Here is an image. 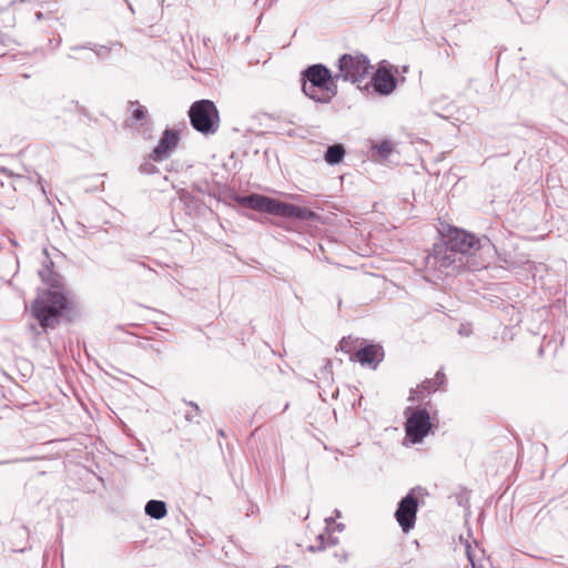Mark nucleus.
<instances>
[{
	"instance_id": "5",
	"label": "nucleus",
	"mask_w": 568,
	"mask_h": 568,
	"mask_svg": "<svg viewBox=\"0 0 568 568\" xmlns=\"http://www.w3.org/2000/svg\"><path fill=\"white\" fill-rule=\"evenodd\" d=\"M432 429L429 413L419 408L412 413L405 424L406 438L413 444L423 442Z\"/></svg>"
},
{
	"instance_id": "7",
	"label": "nucleus",
	"mask_w": 568,
	"mask_h": 568,
	"mask_svg": "<svg viewBox=\"0 0 568 568\" xmlns=\"http://www.w3.org/2000/svg\"><path fill=\"white\" fill-rule=\"evenodd\" d=\"M267 213L276 216L294 217L298 220H312L316 216L313 211L306 207L296 206L275 199H271Z\"/></svg>"
},
{
	"instance_id": "1",
	"label": "nucleus",
	"mask_w": 568,
	"mask_h": 568,
	"mask_svg": "<svg viewBox=\"0 0 568 568\" xmlns=\"http://www.w3.org/2000/svg\"><path fill=\"white\" fill-rule=\"evenodd\" d=\"M71 307L72 302L63 291L43 290L31 303L30 311L42 328H52Z\"/></svg>"
},
{
	"instance_id": "15",
	"label": "nucleus",
	"mask_w": 568,
	"mask_h": 568,
	"mask_svg": "<svg viewBox=\"0 0 568 568\" xmlns=\"http://www.w3.org/2000/svg\"><path fill=\"white\" fill-rule=\"evenodd\" d=\"M345 153V148L342 144H334L328 146L324 159L331 165L338 164L343 161Z\"/></svg>"
},
{
	"instance_id": "4",
	"label": "nucleus",
	"mask_w": 568,
	"mask_h": 568,
	"mask_svg": "<svg viewBox=\"0 0 568 568\" xmlns=\"http://www.w3.org/2000/svg\"><path fill=\"white\" fill-rule=\"evenodd\" d=\"M372 69L369 60L364 54L348 53L341 57L338 73L335 74V78L357 83L364 80Z\"/></svg>"
},
{
	"instance_id": "20",
	"label": "nucleus",
	"mask_w": 568,
	"mask_h": 568,
	"mask_svg": "<svg viewBox=\"0 0 568 568\" xmlns=\"http://www.w3.org/2000/svg\"><path fill=\"white\" fill-rule=\"evenodd\" d=\"M353 339L351 337H344L339 342V348L342 352L349 354L352 352Z\"/></svg>"
},
{
	"instance_id": "10",
	"label": "nucleus",
	"mask_w": 568,
	"mask_h": 568,
	"mask_svg": "<svg viewBox=\"0 0 568 568\" xmlns=\"http://www.w3.org/2000/svg\"><path fill=\"white\" fill-rule=\"evenodd\" d=\"M444 382L445 375L438 372L434 378L426 379L422 384L417 385L415 388H412L409 399H423L425 396L436 392L444 384Z\"/></svg>"
},
{
	"instance_id": "3",
	"label": "nucleus",
	"mask_w": 568,
	"mask_h": 568,
	"mask_svg": "<svg viewBox=\"0 0 568 568\" xmlns=\"http://www.w3.org/2000/svg\"><path fill=\"white\" fill-rule=\"evenodd\" d=\"M189 118L193 129L204 135L214 134L220 128V113L211 100L193 102L189 110Z\"/></svg>"
},
{
	"instance_id": "14",
	"label": "nucleus",
	"mask_w": 568,
	"mask_h": 568,
	"mask_svg": "<svg viewBox=\"0 0 568 568\" xmlns=\"http://www.w3.org/2000/svg\"><path fill=\"white\" fill-rule=\"evenodd\" d=\"M337 546V540L332 538L328 531L318 534L314 544L308 546L311 551H320L328 548H335Z\"/></svg>"
},
{
	"instance_id": "16",
	"label": "nucleus",
	"mask_w": 568,
	"mask_h": 568,
	"mask_svg": "<svg viewBox=\"0 0 568 568\" xmlns=\"http://www.w3.org/2000/svg\"><path fill=\"white\" fill-rule=\"evenodd\" d=\"M145 513L152 518L161 519L166 515L165 503L161 500H150L145 505Z\"/></svg>"
},
{
	"instance_id": "21",
	"label": "nucleus",
	"mask_w": 568,
	"mask_h": 568,
	"mask_svg": "<svg viewBox=\"0 0 568 568\" xmlns=\"http://www.w3.org/2000/svg\"><path fill=\"white\" fill-rule=\"evenodd\" d=\"M333 555H334L335 557H338V558H339V560H345V559H346V554H345V551H344L343 549H341V551L335 550V551L333 552Z\"/></svg>"
},
{
	"instance_id": "9",
	"label": "nucleus",
	"mask_w": 568,
	"mask_h": 568,
	"mask_svg": "<svg viewBox=\"0 0 568 568\" xmlns=\"http://www.w3.org/2000/svg\"><path fill=\"white\" fill-rule=\"evenodd\" d=\"M355 358L362 366L376 369L384 359V349L378 344H366L356 351Z\"/></svg>"
},
{
	"instance_id": "6",
	"label": "nucleus",
	"mask_w": 568,
	"mask_h": 568,
	"mask_svg": "<svg viewBox=\"0 0 568 568\" xmlns=\"http://www.w3.org/2000/svg\"><path fill=\"white\" fill-rule=\"evenodd\" d=\"M418 500L413 491L405 496L398 504L395 518L403 532L407 534L414 529L417 518Z\"/></svg>"
},
{
	"instance_id": "18",
	"label": "nucleus",
	"mask_w": 568,
	"mask_h": 568,
	"mask_svg": "<svg viewBox=\"0 0 568 568\" xmlns=\"http://www.w3.org/2000/svg\"><path fill=\"white\" fill-rule=\"evenodd\" d=\"M374 150L382 159H386L394 151V144L388 140H385L375 144Z\"/></svg>"
},
{
	"instance_id": "12",
	"label": "nucleus",
	"mask_w": 568,
	"mask_h": 568,
	"mask_svg": "<svg viewBox=\"0 0 568 568\" xmlns=\"http://www.w3.org/2000/svg\"><path fill=\"white\" fill-rule=\"evenodd\" d=\"M372 81L374 89L382 94L390 93L396 87L394 74L384 67L377 69Z\"/></svg>"
},
{
	"instance_id": "13",
	"label": "nucleus",
	"mask_w": 568,
	"mask_h": 568,
	"mask_svg": "<svg viewBox=\"0 0 568 568\" xmlns=\"http://www.w3.org/2000/svg\"><path fill=\"white\" fill-rule=\"evenodd\" d=\"M271 197L260 194H252L241 200V203L258 212L267 213Z\"/></svg>"
},
{
	"instance_id": "2",
	"label": "nucleus",
	"mask_w": 568,
	"mask_h": 568,
	"mask_svg": "<svg viewBox=\"0 0 568 568\" xmlns=\"http://www.w3.org/2000/svg\"><path fill=\"white\" fill-rule=\"evenodd\" d=\"M306 81L303 83V92L317 102H328L336 94L335 75L322 65L314 64L304 71Z\"/></svg>"
},
{
	"instance_id": "22",
	"label": "nucleus",
	"mask_w": 568,
	"mask_h": 568,
	"mask_svg": "<svg viewBox=\"0 0 568 568\" xmlns=\"http://www.w3.org/2000/svg\"><path fill=\"white\" fill-rule=\"evenodd\" d=\"M467 555H468L469 561L473 562V558L470 557L469 551H467ZM471 565L474 566V564H471Z\"/></svg>"
},
{
	"instance_id": "11",
	"label": "nucleus",
	"mask_w": 568,
	"mask_h": 568,
	"mask_svg": "<svg viewBox=\"0 0 568 568\" xmlns=\"http://www.w3.org/2000/svg\"><path fill=\"white\" fill-rule=\"evenodd\" d=\"M476 244H478V240L465 231L454 230L449 235V245L453 251L467 253Z\"/></svg>"
},
{
	"instance_id": "8",
	"label": "nucleus",
	"mask_w": 568,
	"mask_h": 568,
	"mask_svg": "<svg viewBox=\"0 0 568 568\" xmlns=\"http://www.w3.org/2000/svg\"><path fill=\"white\" fill-rule=\"evenodd\" d=\"M179 141L180 138L178 132L169 129L165 130L159 141V144L150 154V158L155 162L168 159L171 152L178 146Z\"/></svg>"
},
{
	"instance_id": "17",
	"label": "nucleus",
	"mask_w": 568,
	"mask_h": 568,
	"mask_svg": "<svg viewBox=\"0 0 568 568\" xmlns=\"http://www.w3.org/2000/svg\"><path fill=\"white\" fill-rule=\"evenodd\" d=\"M131 119L135 122L143 123L146 121L148 111L138 101L130 102Z\"/></svg>"
},
{
	"instance_id": "19",
	"label": "nucleus",
	"mask_w": 568,
	"mask_h": 568,
	"mask_svg": "<svg viewBox=\"0 0 568 568\" xmlns=\"http://www.w3.org/2000/svg\"><path fill=\"white\" fill-rule=\"evenodd\" d=\"M43 281L51 287V291H62V281L59 275L50 274V276L43 278Z\"/></svg>"
}]
</instances>
